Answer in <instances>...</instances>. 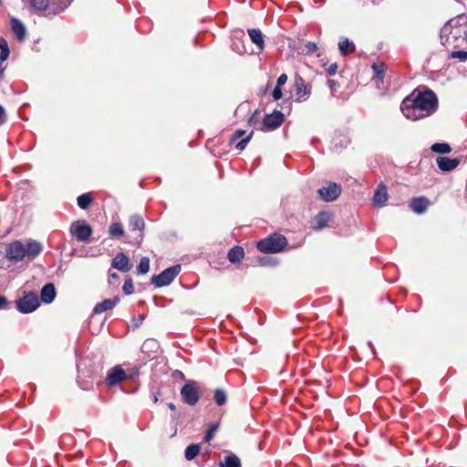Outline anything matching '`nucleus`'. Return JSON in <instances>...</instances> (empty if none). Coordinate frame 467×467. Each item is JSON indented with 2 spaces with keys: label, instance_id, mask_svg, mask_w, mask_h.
<instances>
[{
  "label": "nucleus",
  "instance_id": "f257e3e1",
  "mask_svg": "<svg viewBox=\"0 0 467 467\" xmlns=\"http://www.w3.org/2000/svg\"><path fill=\"white\" fill-rule=\"evenodd\" d=\"M438 108L436 94L426 88H416L406 97L400 106L403 115L411 120H417L432 114Z\"/></svg>",
  "mask_w": 467,
  "mask_h": 467
},
{
  "label": "nucleus",
  "instance_id": "f03ea898",
  "mask_svg": "<svg viewBox=\"0 0 467 467\" xmlns=\"http://www.w3.org/2000/svg\"><path fill=\"white\" fill-rule=\"evenodd\" d=\"M287 244L286 238L279 234H274L257 243V248L264 253L281 252Z\"/></svg>",
  "mask_w": 467,
  "mask_h": 467
},
{
  "label": "nucleus",
  "instance_id": "7ed1b4c3",
  "mask_svg": "<svg viewBox=\"0 0 467 467\" xmlns=\"http://www.w3.org/2000/svg\"><path fill=\"white\" fill-rule=\"evenodd\" d=\"M440 38L442 46L458 47L462 42L466 41V28H451V30L449 29L447 34H442L441 28Z\"/></svg>",
  "mask_w": 467,
  "mask_h": 467
},
{
  "label": "nucleus",
  "instance_id": "20e7f679",
  "mask_svg": "<svg viewBox=\"0 0 467 467\" xmlns=\"http://www.w3.org/2000/svg\"><path fill=\"white\" fill-rule=\"evenodd\" d=\"M180 394L182 401L190 406L196 405L201 398L199 385L196 381H189L185 383L182 387Z\"/></svg>",
  "mask_w": 467,
  "mask_h": 467
},
{
  "label": "nucleus",
  "instance_id": "39448f33",
  "mask_svg": "<svg viewBox=\"0 0 467 467\" xmlns=\"http://www.w3.org/2000/svg\"><path fill=\"white\" fill-rule=\"evenodd\" d=\"M71 2L72 0H32L31 7L36 12H43L50 4L53 6L54 14H58L64 11Z\"/></svg>",
  "mask_w": 467,
  "mask_h": 467
},
{
  "label": "nucleus",
  "instance_id": "423d86ee",
  "mask_svg": "<svg viewBox=\"0 0 467 467\" xmlns=\"http://www.w3.org/2000/svg\"><path fill=\"white\" fill-rule=\"evenodd\" d=\"M181 271V265H176L166 268L161 274L151 277V283L157 287L169 285Z\"/></svg>",
  "mask_w": 467,
  "mask_h": 467
},
{
  "label": "nucleus",
  "instance_id": "0eeeda50",
  "mask_svg": "<svg viewBox=\"0 0 467 467\" xmlns=\"http://www.w3.org/2000/svg\"><path fill=\"white\" fill-rule=\"evenodd\" d=\"M69 232L78 242H88L92 234V228L84 221L72 223Z\"/></svg>",
  "mask_w": 467,
  "mask_h": 467
},
{
  "label": "nucleus",
  "instance_id": "6e6552de",
  "mask_svg": "<svg viewBox=\"0 0 467 467\" xmlns=\"http://www.w3.org/2000/svg\"><path fill=\"white\" fill-rule=\"evenodd\" d=\"M39 306V298L35 293H28L16 301V307L19 312L28 314Z\"/></svg>",
  "mask_w": 467,
  "mask_h": 467
},
{
  "label": "nucleus",
  "instance_id": "1a4fd4ad",
  "mask_svg": "<svg viewBox=\"0 0 467 467\" xmlns=\"http://www.w3.org/2000/svg\"><path fill=\"white\" fill-rule=\"evenodd\" d=\"M285 116L279 110H274L271 114H266L264 117L261 130L263 131H271L282 125Z\"/></svg>",
  "mask_w": 467,
  "mask_h": 467
},
{
  "label": "nucleus",
  "instance_id": "9d476101",
  "mask_svg": "<svg viewBox=\"0 0 467 467\" xmlns=\"http://www.w3.org/2000/svg\"><path fill=\"white\" fill-rule=\"evenodd\" d=\"M317 193L325 202H333L340 195L341 186L335 182H329L327 187L320 188Z\"/></svg>",
  "mask_w": 467,
  "mask_h": 467
},
{
  "label": "nucleus",
  "instance_id": "9b49d317",
  "mask_svg": "<svg viewBox=\"0 0 467 467\" xmlns=\"http://www.w3.org/2000/svg\"><path fill=\"white\" fill-rule=\"evenodd\" d=\"M294 88L296 91V100L297 102H303L306 101L310 94H311V88L306 83L303 78L301 77H296L295 82H294Z\"/></svg>",
  "mask_w": 467,
  "mask_h": 467
},
{
  "label": "nucleus",
  "instance_id": "f8f14e48",
  "mask_svg": "<svg viewBox=\"0 0 467 467\" xmlns=\"http://www.w3.org/2000/svg\"><path fill=\"white\" fill-rule=\"evenodd\" d=\"M6 255L11 261H21L26 257V246L20 241L13 242L6 250Z\"/></svg>",
  "mask_w": 467,
  "mask_h": 467
},
{
  "label": "nucleus",
  "instance_id": "ddd939ff",
  "mask_svg": "<svg viewBox=\"0 0 467 467\" xmlns=\"http://www.w3.org/2000/svg\"><path fill=\"white\" fill-rule=\"evenodd\" d=\"M125 379V371L119 366H115L108 372L105 382L108 386L111 387L119 384Z\"/></svg>",
  "mask_w": 467,
  "mask_h": 467
},
{
  "label": "nucleus",
  "instance_id": "4468645a",
  "mask_svg": "<svg viewBox=\"0 0 467 467\" xmlns=\"http://www.w3.org/2000/svg\"><path fill=\"white\" fill-rule=\"evenodd\" d=\"M129 225H130L131 231L140 232L139 236L136 238V242L138 244H140L143 240L142 232L145 228V222H144L143 218L139 214H133L130 217Z\"/></svg>",
  "mask_w": 467,
  "mask_h": 467
},
{
  "label": "nucleus",
  "instance_id": "2eb2a0df",
  "mask_svg": "<svg viewBox=\"0 0 467 467\" xmlns=\"http://www.w3.org/2000/svg\"><path fill=\"white\" fill-rule=\"evenodd\" d=\"M388 199L389 193L387 186L383 182H380L374 192L373 204L378 207H382L386 204Z\"/></svg>",
  "mask_w": 467,
  "mask_h": 467
},
{
  "label": "nucleus",
  "instance_id": "dca6fc26",
  "mask_svg": "<svg viewBox=\"0 0 467 467\" xmlns=\"http://www.w3.org/2000/svg\"><path fill=\"white\" fill-rule=\"evenodd\" d=\"M439 169L443 172H449L453 171L460 164L458 158L451 159L448 157H438L436 159Z\"/></svg>",
  "mask_w": 467,
  "mask_h": 467
},
{
  "label": "nucleus",
  "instance_id": "f3484780",
  "mask_svg": "<svg viewBox=\"0 0 467 467\" xmlns=\"http://www.w3.org/2000/svg\"><path fill=\"white\" fill-rule=\"evenodd\" d=\"M111 265L113 268H116L121 272H128L130 269V265L129 264V258L128 256L120 252L116 254V256L113 258Z\"/></svg>",
  "mask_w": 467,
  "mask_h": 467
},
{
  "label": "nucleus",
  "instance_id": "a211bd4d",
  "mask_svg": "<svg viewBox=\"0 0 467 467\" xmlns=\"http://www.w3.org/2000/svg\"><path fill=\"white\" fill-rule=\"evenodd\" d=\"M467 18L464 15H461L454 18H451L442 26V34H447V32H449V29L451 30V28H465Z\"/></svg>",
  "mask_w": 467,
  "mask_h": 467
},
{
  "label": "nucleus",
  "instance_id": "6ab92c4d",
  "mask_svg": "<svg viewBox=\"0 0 467 467\" xmlns=\"http://www.w3.org/2000/svg\"><path fill=\"white\" fill-rule=\"evenodd\" d=\"M119 302V296L113 298L105 299L102 302L97 304L93 308L94 314H101L105 311L113 309Z\"/></svg>",
  "mask_w": 467,
  "mask_h": 467
},
{
  "label": "nucleus",
  "instance_id": "aec40b11",
  "mask_svg": "<svg viewBox=\"0 0 467 467\" xmlns=\"http://www.w3.org/2000/svg\"><path fill=\"white\" fill-rule=\"evenodd\" d=\"M11 29L19 42L26 38V29L24 24L17 18L13 17L10 21Z\"/></svg>",
  "mask_w": 467,
  "mask_h": 467
},
{
  "label": "nucleus",
  "instance_id": "412c9836",
  "mask_svg": "<svg viewBox=\"0 0 467 467\" xmlns=\"http://www.w3.org/2000/svg\"><path fill=\"white\" fill-rule=\"evenodd\" d=\"M430 204V201L426 197H417L412 199L410 203V209L418 213H423Z\"/></svg>",
  "mask_w": 467,
  "mask_h": 467
},
{
  "label": "nucleus",
  "instance_id": "4be33fe9",
  "mask_svg": "<svg viewBox=\"0 0 467 467\" xmlns=\"http://www.w3.org/2000/svg\"><path fill=\"white\" fill-rule=\"evenodd\" d=\"M56 295L57 293L54 284L48 283L42 287L40 298L44 303L49 304L54 301Z\"/></svg>",
  "mask_w": 467,
  "mask_h": 467
},
{
  "label": "nucleus",
  "instance_id": "5701e85b",
  "mask_svg": "<svg viewBox=\"0 0 467 467\" xmlns=\"http://www.w3.org/2000/svg\"><path fill=\"white\" fill-rule=\"evenodd\" d=\"M331 220V213L327 211L319 212L314 218V229L322 230L324 229L329 221Z\"/></svg>",
  "mask_w": 467,
  "mask_h": 467
},
{
  "label": "nucleus",
  "instance_id": "b1692460",
  "mask_svg": "<svg viewBox=\"0 0 467 467\" xmlns=\"http://www.w3.org/2000/svg\"><path fill=\"white\" fill-rule=\"evenodd\" d=\"M26 246V257L28 259H34L42 251V245L40 243L29 240L25 244Z\"/></svg>",
  "mask_w": 467,
  "mask_h": 467
},
{
  "label": "nucleus",
  "instance_id": "393cba45",
  "mask_svg": "<svg viewBox=\"0 0 467 467\" xmlns=\"http://www.w3.org/2000/svg\"><path fill=\"white\" fill-rule=\"evenodd\" d=\"M247 32L251 41L257 47L260 51H262L265 48V40L261 30L257 28H251L248 29Z\"/></svg>",
  "mask_w": 467,
  "mask_h": 467
},
{
  "label": "nucleus",
  "instance_id": "a878e982",
  "mask_svg": "<svg viewBox=\"0 0 467 467\" xmlns=\"http://www.w3.org/2000/svg\"><path fill=\"white\" fill-rule=\"evenodd\" d=\"M338 48L342 56H347L355 51V45L348 38H341L338 42Z\"/></svg>",
  "mask_w": 467,
  "mask_h": 467
},
{
  "label": "nucleus",
  "instance_id": "bb28decb",
  "mask_svg": "<svg viewBox=\"0 0 467 467\" xmlns=\"http://www.w3.org/2000/svg\"><path fill=\"white\" fill-rule=\"evenodd\" d=\"M244 256V252L243 247L234 246L228 252V259L231 263H239Z\"/></svg>",
  "mask_w": 467,
  "mask_h": 467
},
{
  "label": "nucleus",
  "instance_id": "cd10ccee",
  "mask_svg": "<svg viewBox=\"0 0 467 467\" xmlns=\"http://www.w3.org/2000/svg\"><path fill=\"white\" fill-rule=\"evenodd\" d=\"M372 70L374 72V78L383 82L385 71L387 69V66L383 62L374 63L372 65Z\"/></svg>",
  "mask_w": 467,
  "mask_h": 467
},
{
  "label": "nucleus",
  "instance_id": "c85d7f7f",
  "mask_svg": "<svg viewBox=\"0 0 467 467\" xmlns=\"http://www.w3.org/2000/svg\"><path fill=\"white\" fill-rule=\"evenodd\" d=\"M219 465L220 467H241V462L236 455L231 454L225 456Z\"/></svg>",
  "mask_w": 467,
  "mask_h": 467
},
{
  "label": "nucleus",
  "instance_id": "c756f323",
  "mask_svg": "<svg viewBox=\"0 0 467 467\" xmlns=\"http://www.w3.org/2000/svg\"><path fill=\"white\" fill-rule=\"evenodd\" d=\"M200 452V446L198 444H191L186 447L184 456L186 460H193Z\"/></svg>",
  "mask_w": 467,
  "mask_h": 467
},
{
  "label": "nucleus",
  "instance_id": "7c9ffc66",
  "mask_svg": "<svg viewBox=\"0 0 467 467\" xmlns=\"http://www.w3.org/2000/svg\"><path fill=\"white\" fill-rule=\"evenodd\" d=\"M109 234L113 238L120 237L124 234V230L119 223H113L109 228Z\"/></svg>",
  "mask_w": 467,
  "mask_h": 467
},
{
  "label": "nucleus",
  "instance_id": "2f4dec72",
  "mask_svg": "<svg viewBox=\"0 0 467 467\" xmlns=\"http://www.w3.org/2000/svg\"><path fill=\"white\" fill-rule=\"evenodd\" d=\"M77 201L78 207L80 209L86 210L91 204L92 197L89 193H83L78 197Z\"/></svg>",
  "mask_w": 467,
  "mask_h": 467
},
{
  "label": "nucleus",
  "instance_id": "473e14b6",
  "mask_svg": "<svg viewBox=\"0 0 467 467\" xmlns=\"http://www.w3.org/2000/svg\"><path fill=\"white\" fill-rule=\"evenodd\" d=\"M214 401L218 406H223L227 401V394L222 389L214 390Z\"/></svg>",
  "mask_w": 467,
  "mask_h": 467
},
{
  "label": "nucleus",
  "instance_id": "72a5a7b5",
  "mask_svg": "<svg viewBox=\"0 0 467 467\" xmlns=\"http://www.w3.org/2000/svg\"><path fill=\"white\" fill-rule=\"evenodd\" d=\"M150 270V259L146 256L142 257L137 266L139 275H145Z\"/></svg>",
  "mask_w": 467,
  "mask_h": 467
},
{
  "label": "nucleus",
  "instance_id": "f704fd0d",
  "mask_svg": "<svg viewBox=\"0 0 467 467\" xmlns=\"http://www.w3.org/2000/svg\"><path fill=\"white\" fill-rule=\"evenodd\" d=\"M431 150L433 152L443 153V154L449 153L451 150V146L448 143H434L431 147Z\"/></svg>",
  "mask_w": 467,
  "mask_h": 467
},
{
  "label": "nucleus",
  "instance_id": "c9c22d12",
  "mask_svg": "<svg viewBox=\"0 0 467 467\" xmlns=\"http://www.w3.org/2000/svg\"><path fill=\"white\" fill-rule=\"evenodd\" d=\"M218 428H219L218 423L213 424L212 426L209 427V429L207 430L205 436H204V441L206 442H209L213 438Z\"/></svg>",
  "mask_w": 467,
  "mask_h": 467
},
{
  "label": "nucleus",
  "instance_id": "e433bc0d",
  "mask_svg": "<svg viewBox=\"0 0 467 467\" xmlns=\"http://www.w3.org/2000/svg\"><path fill=\"white\" fill-rule=\"evenodd\" d=\"M122 289L126 295L133 294L134 288H133V282H132L131 278H126Z\"/></svg>",
  "mask_w": 467,
  "mask_h": 467
},
{
  "label": "nucleus",
  "instance_id": "4c0bfd02",
  "mask_svg": "<svg viewBox=\"0 0 467 467\" xmlns=\"http://www.w3.org/2000/svg\"><path fill=\"white\" fill-rule=\"evenodd\" d=\"M252 136H253V131H251L245 138H244L240 141H238L235 145V148L239 150H244L247 143L250 141Z\"/></svg>",
  "mask_w": 467,
  "mask_h": 467
},
{
  "label": "nucleus",
  "instance_id": "58836bf2",
  "mask_svg": "<svg viewBox=\"0 0 467 467\" xmlns=\"http://www.w3.org/2000/svg\"><path fill=\"white\" fill-rule=\"evenodd\" d=\"M451 58H458L460 61H466L467 60V51L459 50V51H452L450 55Z\"/></svg>",
  "mask_w": 467,
  "mask_h": 467
},
{
  "label": "nucleus",
  "instance_id": "ea45409f",
  "mask_svg": "<svg viewBox=\"0 0 467 467\" xmlns=\"http://www.w3.org/2000/svg\"><path fill=\"white\" fill-rule=\"evenodd\" d=\"M306 54L311 55L317 50V47L314 42H306L305 45Z\"/></svg>",
  "mask_w": 467,
  "mask_h": 467
},
{
  "label": "nucleus",
  "instance_id": "a19ab883",
  "mask_svg": "<svg viewBox=\"0 0 467 467\" xmlns=\"http://www.w3.org/2000/svg\"><path fill=\"white\" fill-rule=\"evenodd\" d=\"M283 96V92H282V89H281V87H275L272 92V97L274 99V100H278L282 98Z\"/></svg>",
  "mask_w": 467,
  "mask_h": 467
},
{
  "label": "nucleus",
  "instance_id": "79ce46f5",
  "mask_svg": "<svg viewBox=\"0 0 467 467\" xmlns=\"http://www.w3.org/2000/svg\"><path fill=\"white\" fill-rule=\"evenodd\" d=\"M245 132L246 131L244 130H237L231 138V143H234V141L242 138L245 134Z\"/></svg>",
  "mask_w": 467,
  "mask_h": 467
},
{
  "label": "nucleus",
  "instance_id": "37998d69",
  "mask_svg": "<svg viewBox=\"0 0 467 467\" xmlns=\"http://www.w3.org/2000/svg\"><path fill=\"white\" fill-rule=\"evenodd\" d=\"M9 54H10L9 48H3V50H1V52H0V62L2 63L4 61H5L8 58Z\"/></svg>",
  "mask_w": 467,
  "mask_h": 467
},
{
  "label": "nucleus",
  "instance_id": "c03bdc74",
  "mask_svg": "<svg viewBox=\"0 0 467 467\" xmlns=\"http://www.w3.org/2000/svg\"><path fill=\"white\" fill-rule=\"evenodd\" d=\"M286 81H287V75L286 74H281L278 77V78H277L276 86L277 87H282L283 85L285 84Z\"/></svg>",
  "mask_w": 467,
  "mask_h": 467
},
{
  "label": "nucleus",
  "instance_id": "a18cd8bd",
  "mask_svg": "<svg viewBox=\"0 0 467 467\" xmlns=\"http://www.w3.org/2000/svg\"><path fill=\"white\" fill-rule=\"evenodd\" d=\"M337 70V64L329 65L327 69V74L330 75V76L336 75Z\"/></svg>",
  "mask_w": 467,
  "mask_h": 467
},
{
  "label": "nucleus",
  "instance_id": "49530a36",
  "mask_svg": "<svg viewBox=\"0 0 467 467\" xmlns=\"http://www.w3.org/2000/svg\"><path fill=\"white\" fill-rule=\"evenodd\" d=\"M8 306V301L5 296H0V309H5Z\"/></svg>",
  "mask_w": 467,
  "mask_h": 467
},
{
  "label": "nucleus",
  "instance_id": "de8ad7c7",
  "mask_svg": "<svg viewBox=\"0 0 467 467\" xmlns=\"http://www.w3.org/2000/svg\"><path fill=\"white\" fill-rule=\"evenodd\" d=\"M3 48H9L8 47V44H7V41L0 36V50H3Z\"/></svg>",
  "mask_w": 467,
  "mask_h": 467
},
{
  "label": "nucleus",
  "instance_id": "09e8293b",
  "mask_svg": "<svg viewBox=\"0 0 467 467\" xmlns=\"http://www.w3.org/2000/svg\"><path fill=\"white\" fill-rule=\"evenodd\" d=\"M258 111L255 110L254 113L251 116V118L249 119L248 120V123L250 125H254L255 122H256V115H257Z\"/></svg>",
  "mask_w": 467,
  "mask_h": 467
},
{
  "label": "nucleus",
  "instance_id": "8fccbe9b",
  "mask_svg": "<svg viewBox=\"0 0 467 467\" xmlns=\"http://www.w3.org/2000/svg\"><path fill=\"white\" fill-rule=\"evenodd\" d=\"M5 109L0 105V124L4 122Z\"/></svg>",
  "mask_w": 467,
  "mask_h": 467
},
{
  "label": "nucleus",
  "instance_id": "3c124183",
  "mask_svg": "<svg viewBox=\"0 0 467 467\" xmlns=\"http://www.w3.org/2000/svg\"><path fill=\"white\" fill-rule=\"evenodd\" d=\"M156 342L154 340H147L145 341L143 347H147V346H150V345H155Z\"/></svg>",
  "mask_w": 467,
  "mask_h": 467
},
{
  "label": "nucleus",
  "instance_id": "603ef678",
  "mask_svg": "<svg viewBox=\"0 0 467 467\" xmlns=\"http://www.w3.org/2000/svg\"><path fill=\"white\" fill-rule=\"evenodd\" d=\"M168 407L171 410H175L176 407L172 402L168 403Z\"/></svg>",
  "mask_w": 467,
  "mask_h": 467
},
{
  "label": "nucleus",
  "instance_id": "864d4df0",
  "mask_svg": "<svg viewBox=\"0 0 467 467\" xmlns=\"http://www.w3.org/2000/svg\"><path fill=\"white\" fill-rule=\"evenodd\" d=\"M328 84L332 88V87H334L336 85V81L335 80H328Z\"/></svg>",
  "mask_w": 467,
  "mask_h": 467
},
{
  "label": "nucleus",
  "instance_id": "5fc2aeb1",
  "mask_svg": "<svg viewBox=\"0 0 467 467\" xmlns=\"http://www.w3.org/2000/svg\"><path fill=\"white\" fill-rule=\"evenodd\" d=\"M110 275H111V277H113V278H117V277H118V275H117L116 273H113V274H111Z\"/></svg>",
  "mask_w": 467,
  "mask_h": 467
},
{
  "label": "nucleus",
  "instance_id": "6e6d98bb",
  "mask_svg": "<svg viewBox=\"0 0 467 467\" xmlns=\"http://www.w3.org/2000/svg\"><path fill=\"white\" fill-rule=\"evenodd\" d=\"M158 401V398L157 396H154V402H157Z\"/></svg>",
  "mask_w": 467,
  "mask_h": 467
},
{
  "label": "nucleus",
  "instance_id": "4d7b16f0",
  "mask_svg": "<svg viewBox=\"0 0 467 467\" xmlns=\"http://www.w3.org/2000/svg\"><path fill=\"white\" fill-rule=\"evenodd\" d=\"M466 40H467V29H466Z\"/></svg>",
  "mask_w": 467,
  "mask_h": 467
}]
</instances>
